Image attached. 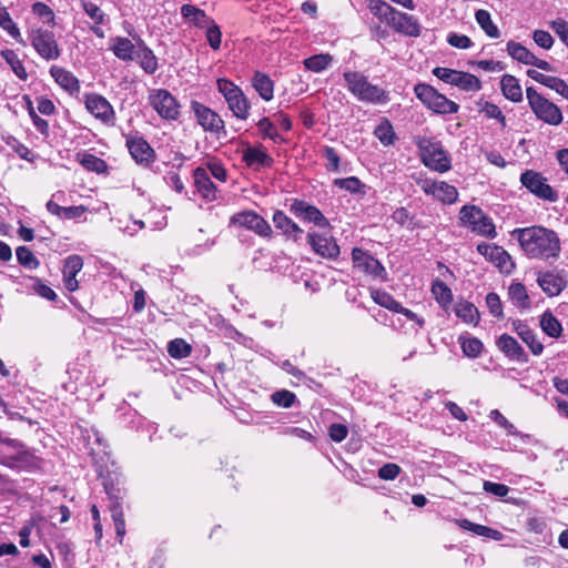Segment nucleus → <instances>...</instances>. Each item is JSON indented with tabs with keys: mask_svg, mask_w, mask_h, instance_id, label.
<instances>
[{
	"mask_svg": "<svg viewBox=\"0 0 568 568\" xmlns=\"http://www.w3.org/2000/svg\"><path fill=\"white\" fill-rule=\"evenodd\" d=\"M64 197V193L59 191L52 195V199L49 200L45 204V207L49 213L55 215L60 220H77L81 217L85 212L87 207L83 205L77 206H61L57 203L55 200L60 201Z\"/></svg>",
	"mask_w": 568,
	"mask_h": 568,
	"instance_id": "f3484780",
	"label": "nucleus"
},
{
	"mask_svg": "<svg viewBox=\"0 0 568 568\" xmlns=\"http://www.w3.org/2000/svg\"><path fill=\"white\" fill-rule=\"evenodd\" d=\"M333 61V57L328 53H320L304 60V65L312 72H322L327 69Z\"/></svg>",
	"mask_w": 568,
	"mask_h": 568,
	"instance_id": "4c0bfd02",
	"label": "nucleus"
},
{
	"mask_svg": "<svg viewBox=\"0 0 568 568\" xmlns=\"http://www.w3.org/2000/svg\"><path fill=\"white\" fill-rule=\"evenodd\" d=\"M334 184L341 189H344L351 193H358L364 186L363 183L356 176H349L345 179H336Z\"/></svg>",
	"mask_w": 568,
	"mask_h": 568,
	"instance_id": "4d7b16f0",
	"label": "nucleus"
},
{
	"mask_svg": "<svg viewBox=\"0 0 568 568\" xmlns=\"http://www.w3.org/2000/svg\"><path fill=\"white\" fill-rule=\"evenodd\" d=\"M521 341L529 347L530 352L535 356L541 355L544 351V345L538 339L536 333L532 329H530V332H528L527 335L523 336Z\"/></svg>",
	"mask_w": 568,
	"mask_h": 568,
	"instance_id": "bf43d9fd",
	"label": "nucleus"
},
{
	"mask_svg": "<svg viewBox=\"0 0 568 568\" xmlns=\"http://www.w3.org/2000/svg\"><path fill=\"white\" fill-rule=\"evenodd\" d=\"M433 74L445 83L455 85L467 92H476L481 89L480 80L468 72L437 67L433 70Z\"/></svg>",
	"mask_w": 568,
	"mask_h": 568,
	"instance_id": "0eeeda50",
	"label": "nucleus"
},
{
	"mask_svg": "<svg viewBox=\"0 0 568 568\" xmlns=\"http://www.w3.org/2000/svg\"><path fill=\"white\" fill-rule=\"evenodd\" d=\"M498 349L510 361L517 363H527L528 355L523 346L510 335L503 334L496 341Z\"/></svg>",
	"mask_w": 568,
	"mask_h": 568,
	"instance_id": "6ab92c4d",
	"label": "nucleus"
},
{
	"mask_svg": "<svg viewBox=\"0 0 568 568\" xmlns=\"http://www.w3.org/2000/svg\"><path fill=\"white\" fill-rule=\"evenodd\" d=\"M489 418L493 419L498 426L504 428L508 435H518L514 424H511L498 409L490 410Z\"/></svg>",
	"mask_w": 568,
	"mask_h": 568,
	"instance_id": "6e6d98bb",
	"label": "nucleus"
},
{
	"mask_svg": "<svg viewBox=\"0 0 568 568\" xmlns=\"http://www.w3.org/2000/svg\"><path fill=\"white\" fill-rule=\"evenodd\" d=\"M257 128L263 134V138H268L275 143H281L283 141L282 135L277 132L276 128L268 118L261 119L257 123Z\"/></svg>",
	"mask_w": 568,
	"mask_h": 568,
	"instance_id": "603ef678",
	"label": "nucleus"
},
{
	"mask_svg": "<svg viewBox=\"0 0 568 568\" xmlns=\"http://www.w3.org/2000/svg\"><path fill=\"white\" fill-rule=\"evenodd\" d=\"M508 296L513 304L519 308L525 310L530 306V300L523 283H511L508 287Z\"/></svg>",
	"mask_w": 568,
	"mask_h": 568,
	"instance_id": "2f4dec72",
	"label": "nucleus"
},
{
	"mask_svg": "<svg viewBox=\"0 0 568 568\" xmlns=\"http://www.w3.org/2000/svg\"><path fill=\"white\" fill-rule=\"evenodd\" d=\"M0 27L6 30L14 40L23 43L19 28L16 26L6 8L0 11Z\"/></svg>",
	"mask_w": 568,
	"mask_h": 568,
	"instance_id": "a18cd8bd",
	"label": "nucleus"
},
{
	"mask_svg": "<svg viewBox=\"0 0 568 568\" xmlns=\"http://www.w3.org/2000/svg\"><path fill=\"white\" fill-rule=\"evenodd\" d=\"M242 159L246 166L255 171L270 168L273 163V159L261 146H247L243 151Z\"/></svg>",
	"mask_w": 568,
	"mask_h": 568,
	"instance_id": "5701e85b",
	"label": "nucleus"
},
{
	"mask_svg": "<svg viewBox=\"0 0 568 568\" xmlns=\"http://www.w3.org/2000/svg\"><path fill=\"white\" fill-rule=\"evenodd\" d=\"M192 110L195 113L197 123L205 131L216 134L217 138L226 135L224 121L216 112L200 102H193Z\"/></svg>",
	"mask_w": 568,
	"mask_h": 568,
	"instance_id": "9b49d317",
	"label": "nucleus"
},
{
	"mask_svg": "<svg viewBox=\"0 0 568 568\" xmlns=\"http://www.w3.org/2000/svg\"><path fill=\"white\" fill-rule=\"evenodd\" d=\"M399 473L400 467L397 464L388 463L379 468L378 476L384 480H393Z\"/></svg>",
	"mask_w": 568,
	"mask_h": 568,
	"instance_id": "338daca9",
	"label": "nucleus"
},
{
	"mask_svg": "<svg viewBox=\"0 0 568 568\" xmlns=\"http://www.w3.org/2000/svg\"><path fill=\"white\" fill-rule=\"evenodd\" d=\"M80 159V163L83 168H85L89 171L97 172V173H103L106 171V163L98 158L94 154L91 153H83L78 155Z\"/></svg>",
	"mask_w": 568,
	"mask_h": 568,
	"instance_id": "ea45409f",
	"label": "nucleus"
},
{
	"mask_svg": "<svg viewBox=\"0 0 568 568\" xmlns=\"http://www.w3.org/2000/svg\"><path fill=\"white\" fill-rule=\"evenodd\" d=\"M114 55L123 61H131L134 59V54L136 53L134 50V44L128 38L116 37L113 39V44L111 47Z\"/></svg>",
	"mask_w": 568,
	"mask_h": 568,
	"instance_id": "c756f323",
	"label": "nucleus"
},
{
	"mask_svg": "<svg viewBox=\"0 0 568 568\" xmlns=\"http://www.w3.org/2000/svg\"><path fill=\"white\" fill-rule=\"evenodd\" d=\"M435 197L444 203L452 204L457 201L458 192L455 186L446 182H438L437 193Z\"/></svg>",
	"mask_w": 568,
	"mask_h": 568,
	"instance_id": "49530a36",
	"label": "nucleus"
},
{
	"mask_svg": "<svg viewBox=\"0 0 568 568\" xmlns=\"http://www.w3.org/2000/svg\"><path fill=\"white\" fill-rule=\"evenodd\" d=\"M191 346L182 338H175L171 341L168 345V353L173 358H184L191 354Z\"/></svg>",
	"mask_w": 568,
	"mask_h": 568,
	"instance_id": "37998d69",
	"label": "nucleus"
},
{
	"mask_svg": "<svg viewBox=\"0 0 568 568\" xmlns=\"http://www.w3.org/2000/svg\"><path fill=\"white\" fill-rule=\"evenodd\" d=\"M31 43L36 51L45 60H55L60 55L54 34L48 30H34L31 34Z\"/></svg>",
	"mask_w": 568,
	"mask_h": 568,
	"instance_id": "ddd939ff",
	"label": "nucleus"
},
{
	"mask_svg": "<svg viewBox=\"0 0 568 568\" xmlns=\"http://www.w3.org/2000/svg\"><path fill=\"white\" fill-rule=\"evenodd\" d=\"M550 26L560 40L568 47V22L562 19H557L554 20Z\"/></svg>",
	"mask_w": 568,
	"mask_h": 568,
	"instance_id": "774afa93",
	"label": "nucleus"
},
{
	"mask_svg": "<svg viewBox=\"0 0 568 568\" xmlns=\"http://www.w3.org/2000/svg\"><path fill=\"white\" fill-rule=\"evenodd\" d=\"M507 52L513 59L527 65H530V63L534 62L532 59H535V54L532 52L515 41H509L507 43Z\"/></svg>",
	"mask_w": 568,
	"mask_h": 568,
	"instance_id": "e433bc0d",
	"label": "nucleus"
},
{
	"mask_svg": "<svg viewBox=\"0 0 568 568\" xmlns=\"http://www.w3.org/2000/svg\"><path fill=\"white\" fill-rule=\"evenodd\" d=\"M181 16L197 28H205L212 21L204 10L189 3L181 7Z\"/></svg>",
	"mask_w": 568,
	"mask_h": 568,
	"instance_id": "a878e982",
	"label": "nucleus"
},
{
	"mask_svg": "<svg viewBox=\"0 0 568 568\" xmlns=\"http://www.w3.org/2000/svg\"><path fill=\"white\" fill-rule=\"evenodd\" d=\"M537 283L548 296H557L567 287V278L564 271H547L538 274Z\"/></svg>",
	"mask_w": 568,
	"mask_h": 568,
	"instance_id": "2eb2a0df",
	"label": "nucleus"
},
{
	"mask_svg": "<svg viewBox=\"0 0 568 568\" xmlns=\"http://www.w3.org/2000/svg\"><path fill=\"white\" fill-rule=\"evenodd\" d=\"M32 12L43 19L45 23H53L54 13L50 7L42 2H36L32 6Z\"/></svg>",
	"mask_w": 568,
	"mask_h": 568,
	"instance_id": "0e129e2a",
	"label": "nucleus"
},
{
	"mask_svg": "<svg viewBox=\"0 0 568 568\" xmlns=\"http://www.w3.org/2000/svg\"><path fill=\"white\" fill-rule=\"evenodd\" d=\"M489 262L505 274H510L515 270V263L510 254L501 246L496 248Z\"/></svg>",
	"mask_w": 568,
	"mask_h": 568,
	"instance_id": "7c9ffc66",
	"label": "nucleus"
},
{
	"mask_svg": "<svg viewBox=\"0 0 568 568\" xmlns=\"http://www.w3.org/2000/svg\"><path fill=\"white\" fill-rule=\"evenodd\" d=\"M500 89L506 99L513 102H520L523 100L521 87L514 75H503L500 81Z\"/></svg>",
	"mask_w": 568,
	"mask_h": 568,
	"instance_id": "bb28decb",
	"label": "nucleus"
},
{
	"mask_svg": "<svg viewBox=\"0 0 568 568\" xmlns=\"http://www.w3.org/2000/svg\"><path fill=\"white\" fill-rule=\"evenodd\" d=\"M375 136L381 141L384 145H390L395 140V132L393 125L388 120H383L374 131Z\"/></svg>",
	"mask_w": 568,
	"mask_h": 568,
	"instance_id": "79ce46f5",
	"label": "nucleus"
},
{
	"mask_svg": "<svg viewBox=\"0 0 568 568\" xmlns=\"http://www.w3.org/2000/svg\"><path fill=\"white\" fill-rule=\"evenodd\" d=\"M24 100H26V103H27V111L32 120V123L33 125L37 128V130L39 132H41V134L43 135H48L49 134V123L47 120L40 118L34 108H33V103L31 101V99L28 97V95H24Z\"/></svg>",
	"mask_w": 568,
	"mask_h": 568,
	"instance_id": "de8ad7c7",
	"label": "nucleus"
},
{
	"mask_svg": "<svg viewBox=\"0 0 568 568\" xmlns=\"http://www.w3.org/2000/svg\"><path fill=\"white\" fill-rule=\"evenodd\" d=\"M50 73L54 81L69 93H77L80 90V82L78 78L64 68L53 65Z\"/></svg>",
	"mask_w": 568,
	"mask_h": 568,
	"instance_id": "b1692460",
	"label": "nucleus"
},
{
	"mask_svg": "<svg viewBox=\"0 0 568 568\" xmlns=\"http://www.w3.org/2000/svg\"><path fill=\"white\" fill-rule=\"evenodd\" d=\"M486 305L490 314L497 318L503 317V305L498 294L490 292L486 295Z\"/></svg>",
	"mask_w": 568,
	"mask_h": 568,
	"instance_id": "052dcab7",
	"label": "nucleus"
},
{
	"mask_svg": "<svg viewBox=\"0 0 568 568\" xmlns=\"http://www.w3.org/2000/svg\"><path fill=\"white\" fill-rule=\"evenodd\" d=\"M1 57L4 59V61L10 65L13 73L21 80H27L28 73L23 67V63L18 58V54L10 49H6L1 51Z\"/></svg>",
	"mask_w": 568,
	"mask_h": 568,
	"instance_id": "58836bf2",
	"label": "nucleus"
},
{
	"mask_svg": "<svg viewBox=\"0 0 568 568\" xmlns=\"http://www.w3.org/2000/svg\"><path fill=\"white\" fill-rule=\"evenodd\" d=\"M540 327L545 334L558 338L562 333V326L558 318L549 311L540 316Z\"/></svg>",
	"mask_w": 568,
	"mask_h": 568,
	"instance_id": "473e14b6",
	"label": "nucleus"
},
{
	"mask_svg": "<svg viewBox=\"0 0 568 568\" xmlns=\"http://www.w3.org/2000/svg\"><path fill=\"white\" fill-rule=\"evenodd\" d=\"M295 399V394L286 389L275 392L272 395L273 403L276 404L277 406H282L285 408L291 407L294 404Z\"/></svg>",
	"mask_w": 568,
	"mask_h": 568,
	"instance_id": "13d9d810",
	"label": "nucleus"
},
{
	"mask_svg": "<svg viewBox=\"0 0 568 568\" xmlns=\"http://www.w3.org/2000/svg\"><path fill=\"white\" fill-rule=\"evenodd\" d=\"M520 182L530 193L544 201L556 202L558 200V193L539 172L532 170L525 171L520 175Z\"/></svg>",
	"mask_w": 568,
	"mask_h": 568,
	"instance_id": "6e6552de",
	"label": "nucleus"
},
{
	"mask_svg": "<svg viewBox=\"0 0 568 568\" xmlns=\"http://www.w3.org/2000/svg\"><path fill=\"white\" fill-rule=\"evenodd\" d=\"M463 353L471 358H476L483 351V343L477 337L460 338Z\"/></svg>",
	"mask_w": 568,
	"mask_h": 568,
	"instance_id": "09e8293b",
	"label": "nucleus"
},
{
	"mask_svg": "<svg viewBox=\"0 0 568 568\" xmlns=\"http://www.w3.org/2000/svg\"><path fill=\"white\" fill-rule=\"evenodd\" d=\"M459 219L479 235L494 239L497 233L490 217L475 205H464L459 212Z\"/></svg>",
	"mask_w": 568,
	"mask_h": 568,
	"instance_id": "423d86ee",
	"label": "nucleus"
},
{
	"mask_svg": "<svg viewBox=\"0 0 568 568\" xmlns=\"http://www.w3.org/2000/svg\"><path fill=\"white\" fill-rule=\"evenodd\" d=\"M369 10L374 16L387 22L395 9L382 0H374L369 3Z\"/></svg>",
	"mask_w": 568,
	"mask_h": 568,
	"instance_id": "864d4df0",
	"label": "nucleus"
},
{
	"mask_svg": "<svg viewBox=\"0 0 568 568\" xmlns=\"http://www.w3.org/2000/svg\"><path fill=\"white\" fill-rule=\"evenodd\" d=\"M149 101L161 118L166 120H175L178 118L179 103L168 90H153L149 95Z\"/></svg>",
	"mask_w": 568,
	"mask_h": 568,
	"instance_id": "9d476101",
	"label": "nucleus"
},
{
	"mask_svg": "<svg viewBox=\"0 0 568 568\" xmlns=\"http://www.w3.org/2000/svg\"><path fill=\"white\" fill-rule=\"evenodd\" d=\"M476 22L483 29V31L493 39H497L500 36L499 29L493 22L490 13L487 10L479 9L475 13Z\"/></svg>",
	"mask_w": 568,
	"mask_h": 568,
	"instance_id": "c9c22d12",
	"label": "nucleus"
},
{
	"mask_svg": "<svg viewBox=\"0 0 568 568\" xmlns=\"http://www.w3.org/2000/svg\"><path fill=\"white\" fill-rule=\"evenodd\" d=\"M526 97L531 111L538 120H541L549 125H559L562 122V113L560 109L538 93L534 88H527Z\"/></svg>",
	"mask_w": 568,
	"mask_h": 568,
	"instance_id": "39448f33",
	"label": "nucleus"
},
{
	"mask_svg": "<svg viewBox=\"0 0 568 568\" xmlns=\"http://www.w3.org/2000/svg\"><path fill=\"white\" fill-rule=\"evenodd\" d=\"M136 58L140 60L141 68L149 74H153L158 69V60L152 52L143 43L139 45V49L135 53Z\"/></svg>",
	"mask_w": 568,
	"mask_h": 568,
	"instance_id": "f704fd0d",
	"label": "nucleus"
},
{
	"mask_svg": "<svg viewBox=\"0 0 568 568\" xmlns=\"http://www.w3.org/2000/svg\"><path fill=\"white\" fill-rule=\"evenodd\" d=\"M252 85L263 100L270 101L273 99L274 82L267 74L258 71L255 72Z\"/></svg>",
	"mask_w": 568,
	"mask_h": 568,
	"instance_id": "cd10ccee",
	"label": "nucleus"
},
{
	"mask_svg": "<svg viewBox=\"0 0 568 568\" xmlns=\"http://www.w3.org/2000/svg\"><path fill=\"white\" fill-rule=\"evenodd\" d=\"M417 99L436 114L446 115L457 113L459 105L439 93L435 88L426 83H418L414 88Z\"/></svg>",
	"mask_w": 568,
	"mask_h": 568,
	"instance_id": "20e7f679",
	"label": "nucleus"
},
{
	"mask_svg": "<svg viewBox=\"0 0 568 568\" xmlns=\"http://www.w3.org/2000/svg\"><path fill=\"white\" fill-rule=\"evenodd\" d=\"M307 243L317 255L327 260L337 258L341 252L334 237L326 233L310 231L307 233Z\"/></svg>",
	"mask_w": 568,
	"mask_h": 568,
	"instance_id": "f8f14e48",
	"label": "nucleus"
},
{
	"mask_svg": "<svg viewBox=\"0 0 568 568\" xmlns=\"http://www.w3.org/2000/svg\"><path fill=\"white\" fill-rule=\"evenodd\" d=\"M16 255L19 264L24 268L36 270L39 266L38 258L27 246H19L16 250Z\"/></svg>",
	"mask_w": 568,
	"mask_h": 568,
	"instance_id": "c03bdc74",
	"label": "nucleus"
},
{
	"mask_svg": "<svg viewBox=\"0 0 568 568\" xmlns=\"http://www.w3.org/2000/svg\"><path fill=\"white\" fill-rule=\"evenodd\" d=\"M273 223L277 230H281L283 234L294 242H298L302 239L303 230L292 221L283 211H275L273 214Z\"/></svg>",
	"mask_w": 568,
	"mask_h": 568,
	"instance_id": "4be33fe9",
	"label": "nucleus"
},
{
	"mask_svg": "<svg viewBox=\"0 0 568 568\" xmlns=\"http://www.w3.org/2000/svg\"><path fill=\"white\" fill-rule=\"evenodd\" d=\"M343 77L347 90L357 100L372 104H385L389 101L387 92L378 85L372 84L363 73L345 71Z\"/></svg>",
	"mask_w": 568,
	"mask_h": 568,
	"instance_id": "f03ea898",
	"label": "nucleus"
},
{
	"mask_svg": "<svg viewBox=\"0 0 568 568\" xmlns=\"http://www.w3.org/2000/svg\"><path fill=\"white\" fill-rule=\"evenodd\" d=\"M528 258L556 261L560 256L561 242L558 234L544 226L516 229L513 232Z\"/></svg>",
	"mask_w": 568,
	"mask_h": 568,
	"instance_id": "f257e3e1",
	"label": "nucleus"
},
{
	"mask_svg": "<svg viewBox=\"0 0 568 568\" xmlns=\"http://www.w3.org/2000/svg\"><path fill=\"white\" fill-rule=\"evenodd\" d=\"M83 267V260L79 255H70L64 261L63 277H75Z\"/></svg>",
	"mask_w": 568,
	"mask_h": 568,
	"instance_id": "8fccbe9b",
	"label": "nucleus"
},
{
	"mask_svg": "<svg viewBox=\"0 0 568 568\" xmlns=\"http://www.w3.org/2000/svg\"><path fill=\"white\" fill-rule=\"evenodd\" d=\"M290 211L300 220L314 223L320 227H328L329 222L323 213L314 205L303 201L294 200L290 205Z\"/></svg>",
	"mask_w": 568,
	"mask_h": 568,
	"instance_id": "4468645a",
	"label": "nucleus"
},
{
	"mask_svg": "<svg viewBox=\"0 0 568 568\" xmlns=\"http://www.w3.org/2000/svg\"><path fill=\"white\" fill-rule=\"evenodd\" d=\"M458 526L465 530H469L478 536L490 538L494 540H501L504 535L496 529H493L490 527L471 523L468 519H459L457 521Z\"/></svg>",
	"mask_w": 568,
	"mask_h": 568,
	"instance_id": "c85d7f7f",
	"label": "nucleus"
},
{
	"mask_svg": "<svg viewBox=\"0 0 568 568\" xmlns=\"http://www.w3.org/2000/svg\"><path fill=\"white\" fill-rule=\"evenodd\" d=\"M352 260L355 268L375 277L381 276L385 272L379 261L362 248H353Z\"/></svg>",
	"mask_w": 568,
	"mask_h": 568,
	"instance_id": "a211bd4d",
	"label": "nucleus"
},
{
	"mask_svg": "<svg viewBox=\"0 0 568 568\" xmlns=\"http://www.w3.org/2000/svg\"><path fill=\"white\" fill-rule=\"evenodd\" d=\"M130 154L136 163L149 165L153 162L155 153L150 144L142 138H131L126 140Z\"/></svg>",
	"mask_w": 568,
	"mask_h": 568,
	"instance_id": "412c9836",
	"label": "nucleus"
},
{
	"mask_svg": "<svg viewBox=\"0 0 568 568\" xmlns=\"http://www.w3.org/2000/svg\"><path fill=\"white\" fill-rule=\"evenodd\" d=\"M447 42L455 48L458 49H468L473 45V42L469 37L465 34L449 33L447 37Z\"/></svg>",
	"mask_w": 568,
	"mask_h": 568,
	"instance_id": "69168bd1",
	"label": "nucleus"
},
{
	"mask_svg": "<svg viewBox=\"0 0 568 568\" xmlns=\"http://www.w3.org/2000/svg\"><path fill=\"white\" fill-rule=\"evenodd\" d=\"M230 222L232 225L252 231L262 237H271L273 233L268 222L251 210L233 214Z\"/></svg>",
	"mask_w": 568,
	"mask_h": 568,
	"instance_id": "1a4fd4ad",
	"label": "nucleus"
},
{
	"mask_svg": "<svg viewBox=\"0 0 568 568\" xmlns=\"http://www.w3.org/2000/svg\"><path fill=\"white\" fill-rule=\"evenodd\" d=\"M414 143L417 145L422 161L427 168L440 173L450 170V159L439 141L426 136H415Z\"/></svg>",
	"mask_w": 568,
	"mask_h": 568,
	"instance_id": "7ed1b4c3",
	"label": "nucleus"
},
{
	"mask_svg": "<svg viewBox=\"0 0 568 568\" xmlns=\"http://www.w3.org/2000/svg\"><path fill=\"white\" fill-rule=\"evenodd\" d=\"M194 183L199 193L206 200L213 201L216 199V186L211 181L210 175L203 168H196L194 171Z\"/></svg>",
	"mask_w": 568,
	"mask_h": 568,
	"instance_id": "393cba45",
	"label": "nucleus"
},
{
	"mask_svg": "<svg viewBox=\"0 0 568 568\" xmlns=\"http://www.w3.org/2000/svg\"><path fill=\"white\" fill-rule=\"evenodd\" d=\"M373 300L381 306L397 312V310L400 306V303L397 302L390 294L384 292V291H375L372 294Z\"/></svg>",
	"mask_w": 568,
	"mask_h": 568,
	"instance_id": "3c124183",
	"label": "nucleus"
},
{
	"mask_svg": "<svg viewBox=\"0 0 568 568\" xmlns=\"http://www.w3.org/2000/svg\"><path fill=\"white\" fill-rule=\"evenodd\" d=\"M545 87L556 91L561 97L568 99V84L560 78L549 75Z\"/></svg>",
	"mask_w": 568,
	"mask_h": 568,
	"instance_id": "e2e57ef3",
	"label": "nucleus"
},
{
	"mask_svg": "<svg viewBox=\"0 0 568 568\" xmlns=\"http://www.w3.org/2000/svg\"><path fill=\"white\" fill-rule=\"evenodd\" d=\"M230 110L239 119H246L248 115V102L243 92L239 90L226 100Z\"/></svg>",
	"mask_w": 568,
	"mask_h": 568,
	"instance_id": "72a5a7b5",
	"label": "nucleus"
},
{
	"mask_svg": "<svg viewBox=\"0 0 568 568\" xmlns=\"http://www.w3.org/2000/svg\"><path fill=\"white\" fill-rule=\"evenodd\" d=\"M387 24L395 31L408 37H418L420 28L417 20L413 16L394 10L389 17Z\"/></svg>",
	"mask_w": 568,
	"mask_h": 568,
	"instance_id": "aec40b11",
	"label": "nucleus"
},
{
	"mask_svg": "<svg viewBox=\"0 0 568 568\" xmlns=\"http://www.w3.org/2000/svg\"><path fill=\"white\" fill-rule=\"evenodd\" d=\"M85 108L94 118L104 123L114 119V111L110 102L102 95L91 93L85 97Z\"/></svg>",
	"mask_w": 568,
	"mask_h": 568,
	"instance_id": "dca6fc26",
	"label": "nucleus"
},
{
	"mask_svg": "<svg viewBox=\"0 0 568 568\" xmlns=\"http://www.w3.org/2000/svg\"><path fill=\"white\" fill-rule=\"evenodd\" d=\"M456 315L466 323H477L479 313L477 307L469 302H462L456 305Z\"/></svg>",
	"mask_w": 568,
	"mask_h": 568,
	"instance_id": "a19ab883",
	"label": "nucleus"
},
{
	"mask_svg": "<svg viewBox=\"0 0 568 568\" xmlns=\"http://www.w3.org/2000/svg\"><path fill=\"white\" fill-rule=\"evenodd\" d=\"M481 112H484V114L487 116V118H490V119H496L500 122L501 126L505 128L506 126V118L505 115L503 114L501 110L499 109L498 105L491 103V102H486L484 105H483V109H481Z\"/></svg>",
	"mask_w": 568,
	"mask_h": 568,
	"instance_id": "680f3d73",
	"label": "nucleus"
},
{
	"mask_svg": "<svg viewBox=\"0 0 568 568\" xmlns=\"http://www.w3.org/2000/svg\"><path fill=\"white\" fill-rule=\"evenodd\" d=\"M206 40L213 50H217L221 47L222 33L220 27L212 20L206 24Z\"/></svg>",
	"mask_w": 568,
	"mask_h": 568,
	"instance_id": "5fc2aeb1",
	"label": "nucleus"
}]
</instances>
